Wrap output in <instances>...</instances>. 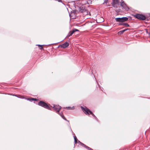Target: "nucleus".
Listing matches in <instances>:
<instances>
[{
    "instance_id": "f257e3e1",
    "label": "nucleus",
    "mask_w": 150,
    "mask_h": 150,
    "mask_svg": "<svg viewBox=\"0 0 150 150\" xmlns=\"http://www.w3.org/2000/svg\"><path fill=\"white\" fill-rule=\"evenodd\" d=\"M81 108L83 112L86 115H89L90 114H91L95 118L96 120H97V118L95 115L88 108L86 107H84L82 106L81 107Z\"/></svg>"
},
{
    "instance_id": "f03ea898",
    "label": "nucleus",
    "mask_w": 150,
    "mask_h": 150,
    "mask_svg": "<svg viewBox=\"0 0 150 150\" xmlns=\"http://www.w3.org/2000/svg\"><path fill=\"white\" fill-rule=\"evenodd\" d=\"M38 105L42 107L45 108L49 110H51V108H50L48 105L44 101H40L38 103Z\"/></svg>"
},
{
    "instance_id": "7ed1b4c3",
    "label": "nucleus",
    "mask_w": 150,
    "mask_h": 150,
    "mask_svg": "<svg viewBox=\"0 0 150 150\" xmlns=\"http://www.w3.org/2000/svg\"><path fill=\"white\" fill-rule=\"evenodd\" d=\"M128 18L127 17H123L122 18H115V20L116 22L122 23L127 21Z\"/></svg>"
},
{
    "instance_id": "20e7f679",
    "label": "nucleus",
    "mask_w": 150,
    "mask_h": 150,
    "mask_svg": "<svg viewBox=\"0 0 150 150\" xmlns=\"http://www.w3.org/2000/svg\"><path fill=\"white\" fill-rule=\"evenodd\" d=\"M145 20V21H141V23H145L146 24L148 23V18H146L145 16L143 14H141V20Z\"/></svg>"
},
{
    "instance_id": "39448f33",
    "label": "nucleus",
    "mask_w": 150,
    "mask_h": 150,
    "mask_svg": "<svg viewBox=\"0 0 150 150\" xmlns=\"http://www.w3.org/2000/svg\"><path fill=\"white\" fill-rule=\"evenodd\" d=\"M120 5L126 10H128L129 9L128 7L126 5V4L124 3V2L120 3Z\"/></svg>"
},
{
    "instance_id": "423d86ee",
    "label": "nucleus",
    "mask_w": 150,
    "mask_h": 150,
    "mask_svg": "<svg viewBox=\"0 0 150 150\" xmlns=\"http://www.w3.org/2000/svg\"><path fill=\"white\" fill-rule=\"evenodd\" d=\"M53 107L56 111L59 112L61 108V107L58 105H54Z\"/></svg>"
},
{
    "instance_id": "0eeeda50",
    "label": "nucleus",
    "mask_w": 150,
    "mask_h": 150,
    "mask_svg": "<svg viewBox=\"0 0 150 150\" xmlns=\"http://www.w3.org/2000/svg\"><path fill=\"white\" fill-rule=\"evenodd\" d=\"M69 45V43L67 42H66L63 44L59 46V47H60L62 48H65L68 47Z\"/></svg>"
},
{
    "instance_id": "6e6552de",
    "label": "nucleus",
    "mask_w": 150,
    "mask_h": 150,
    "mask_svg": "<svg viewBox=\"0 0 150 150\" xmlns=\"http://www.w3.org/2000/svg\"><path fill=\"white\" fill-rule=\"evenodd\" d=\"M78 142L80 143L81 146H84V147L86 148L88 150H93L92 149L86 146V145L80 142L79 141H78Z\"/></svg>"
},
{
    "instance_id": "1a4fd4ad",
    "label": "nucleus",
    "mask_w": 150,
    "mask_h": 150,
    "mask_svg": "<svg viewBox=\"0 0 150 150\" xmlns=\"http://www.w3.org/2000/svg\"><path fill=\"white\" fill-rule=\"evenodd\" d=\"M79 10L80 12L83 13L84 12L85 9L83 6H81L79 8Z\"/></svg>"
},
{
    "instance_id": "9d476101",
    "label": "nucleus",
    "mask_w": 150,
    "mask_h": 150,
    "mask_svg": "<svg viewBox=\"0 0 150 150\" xmlns=\"http://www.w3.org/2000/svg\"><path fill=\"white\" fill-rule=\"evenodd\" d=\"M134 16L136 18L139 19L141 20V14H136L134 15Z\"/></svg>"
},
{
    "instance_id": "9b49d317",
    "label": "nucleus",
    "mask_w": 150,
    "mask_h": 150,
    "mask_svg": "<svg viewBox=\"0 0 150 150\" xmlns=\"http://www.w3.org/2000/svg\"><path fill=\"white\" fill-rule=\"evenodd\" d=\"M65 108L67 110H74L75 109V107L73 106L72 107H67Z\"/></svg>"
},
{
    "instance_id": "f8f14e48",
    "label": "nucleus",
    "mask_w": 150,
    "mask_h": 150,
    "mask_svg": "<svg viewBox=\"0 0 150 150\" xmlns=\"http://www.w3.org/2000/svg\"><path fill=\"white\" fill-rule=\"evenodd\" d=\"M74 31L73 30L71 31H70V32L67 35V36L69 37L71 35L74 33Z\"/></svg>"
},
{
    "instance_id": "ddd939ff",
    "label": "nucleus",
    "mask_w": 150,
    "mask_h": 150,
    "mask_svg": "<svg viewBox=\"0 0 150 150\" xmlns=\"http://www.w3.org/2000/svg\"><path fill=\"white\" fill-rule=\"evenodd\" d=\"M88 11L87 10L85 9V10H84V12H83V13L84 15H87L88 14Z\"/></svg>"
},
{
    "instance_id": "4468645a",
    "label": "nucleus",
    "mask_w": 150,
    "mask_h": 150,
    "mask_svg": "<svg viewBox=\"0 0 150 150\" xmlns=\"http://www.w3.org/2000/svg\"><path fill=\"white\" fill-rule=\"evenodd\" d=\"M113 2L115 4H118L119 3V0H113Z\"/></svg>"
},
{
    "instance_id": "2eb2a0df",
    "label": "nucleus",
    "mask_w": 150,
    "mask_h": 150,
    "mask_svg": "<svg viewBox=\"0 0 150 150\" xmlns=\"http://www.w3.org/2000/svg\"><path fill=\"white\" fill-rule=\"evenodd\" d=\"M61 116V117L64 119V120H66L67 121H68H68L67 119H66L65 118V117H64V115H63V113H62V114H59Z\"/></svg>"
},
{
    "instance_id": "dca6fc26",
    "label": "nucleus",
    "mask_w": 150,
    "mask_h": 150,
    "mask_svg": "<svg viewBox=\"0 0 150 150\" xmlns=\"http://www.w3.org/2000/svg\"><path fill=\"white\" fill-rule=\"evenodd\" d=\"M75 144H76L77 142L78 139L76 136H74Z\"/></svg>"
},
{
    "instance_id": "f3484780",
    "label": "nucleus",
    "mask_w": 150,
    "mask_h": 150,
    "mask_svg": "<svg viewBox=\"0 0 150 150\" xmlns=\"http://www.w3.org/2000/svg\"><path fill=\"white\" fill-rule=\"evenodd\" d=\"M28 100L30 101H33V100H37L36 99L34 98H29V99H28Z\"/></svg>"
},
{
    "instance_id": "a211bd4d",
    "label": "nucleus",
    "mask_w": 150,
    "mask_h": 150,
    "mask_svg": "<svg viewBox=\"0 0 150 150\" xmlns=\"http://www.w3.org/2000/svg\"><path fill=\"white\" fill-rule=\"evenodd\" d=\"M125 31V30H123L120 31L118 33V34H122Z\"/></svg>"
},
{
    "instance_id": "6ab92c4d",
    "label": "nucleus",
    "mask_w": 150,
    "mask_h": 150,
    "mask_svg": "<svg viewBox=\"0 0 150 150\" xmlns=\"http://www.w3.org/2000/svg\"><path fill=\"white\" fill-rule=\"evenodd\" d=\"M123 25L125 26H128V27L129 26V25L127 23H123Z\"/></svg>"
},
{
    "instance_id": "aec40b11",
    "label": "nucleus",
    "mask_w": 150,
    "mask_h": 150,
    "mask_svg": "<svg viewBox=\"0 0 150 150\" xmlns=\"http://www.w3.org/2000/svg\"><path fill=\"white\" fill-rule=\"evenodd\" d=\"M108 0H104V2L103 3V4H107L108 3Z\"/></svg>"
},
{
    "instance_id": "412c9836",
    "label": "nucleus",
    "mask_w": 150,
    "mask_h": 150,
    "mask_svg": "<svg viewBox=\"0 0 150 150\" xmlns=\"http://www.w3.org/2000/svg\"><path fill=\"white\" fill-rule=\"evenodd\" d=\"M38 45L39 47V48L40 49H41V50L43 49V48L42 46V45Z\"/></svg>"
},
{
    "instance_id": "4be33fe9",
    "label": "nucleus",
    "mask_w": 150,
    "mask_h": 150,
    "mask_svg": "<svg viewBox=\"0 0 150 150\" xmlns=\"http://www.w3.org/2000/svg\"><path fill=\"white\" fill-rule=\"evenodd\" d=\"M73 30L74 31V32H75L76 31H79V30H78V29H73Z\"/></svg>"
},
{
    "instance_id": "5701e85b",
    "label": "nucleus",
    "mask_w": 150,
    "mask_h": 150,
    "mask_svg": "<svg viewBox=\"0 0 150 150\" xmlns=\"http://www.w3.org/2000/svg\"><path fill=\"white\" fill-rule=\"evenodd\" d=\"M123 23H119V25H123Z\"/></svg>"
},
{
    "instance_id": "b1692460",
    "label": "nucleus",
    "mask_w": 150,
    "mask_h": 150,
    "mask_svg": "<svg viewBox=\"0 0 150 150\" xmlns=\"http://www.w3.org/2000/svg\"><path fill=\"white\" fill-rule=\"evenodd\" d=\"M55 1H57L59 2H62V0H55Z\"/></svg>"
},
{
    "instance_id": "393cba45",
    "label": "nucleus",
    "mask_w": 150,
    "mask_h": 150,
    "mask_svg": "<svg viewBox=\"0 0 150 150\" xmlns=\"http://www.w3.org/2000/svg\"><path fill=\"white\" fill-rule=\"evenodd\" d=\"M145 30L146 31V33H147V30L146 29H145Z\"/></svg>"
},
{
    "instance_id": "a878e982",
    "label": "nucleus",
    "mask_w": 150,
    "mask_h": 150,
    "mask_svg": "<svg viewBox=\"0 0 150 150\" xmlns=\"http://www.w3.org/2000/svg\"><path fill=\"white\" fill-rule=\"evenodd\" d=\"M71 132H72L73 134H73V132H72V130H71Z\"/></svg>"
},
{
    "instance_id": "bb28decb",
    "label": "nucleus",
    "mask_w": 150,
    "mask_h": 150,
    "mask_svg": "<svg viewBox=\"0 0 150 150\" xmlns=\"http://www.w3.org/2000/svg\"><path fill=\"white\" fill-rule=\"evenodd\" d=\"M128 30V29H125V31L127 30Z\"/></svg>"
},
{
    "instance_id": "cd10ccee",
    "label": "nucleus",
    "mask_w": 150,
    "mask_h": 150,
    "mask_svg": "<svg viewBox=\"0 0 150 150\" xmlns=\"http://www.w3.org/2000/svg\"><path fill=\"white\" fill-rule=\"evenodd\" d=\"M15 96H17L16 95H15Z\"/></svg>"
}]
</instances>
